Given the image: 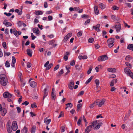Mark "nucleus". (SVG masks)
Returning <instances> with one entry per match:
<instances>
[{
    "mask_svg": "<svg viewBox=\"0 0 133 133\" xmlns=\"http://www.w3.org/2000/svg\"><path fill=\"white\" fill-rule=\"evenodd\" d=\"M1 111V115L3 116H4L7 112L6 109H5L4 108Z\"/></svg>",
    "mask_w": 133,
    "mask_h": 133,
    "instance_id": "18",
    "label": "nucleus"
},
{
    "mask_svg": "<svg viewBox=\"0 0 133 133\" xmlns=\"http://www.w3.org/2000/svg\"><path fill=\"white\" fill-rule=\"evenodd\" d=\"M12 64H15L16 63V59L15 58V57L14 56H12Z\"/></svg>",
    "mask_w": 133,
    "mask_h": 133,
    "instance_id": "35",
    "label": "nucleus"
},
{
    "mask_svg": "<svg viewBox=\"0 0 133 133\" xmlns=\"http://www.w3.org/2000/svg\"><path fill=\"white\" fill-rule=\"evenodd\" d=\"M53 65V64L52 63H50L49 65H48V66L46 67V70H49L51 68L52 66Z\"/></svg>",
    "mask_w": 133,
    "mask_h": 133,
    "instance_id": "31",
    "label": "nucleus"
},
{
    "mask_svg": "<svg viewBox=\"0 0 133 133\" xmlns=\"http://www.w3.org/2000/svg\"><path fill=\"white\" fill-rule=\"evenodd\" d=\"M99 8L101 9H103L104 8V5L103 3H101L99 4Z\"/></svg>",
    "mask_w": 133,
    "mask_h": 133,
    "instance_id": "43",
    "label": "nucleus"
},
{
    "mask_svg": "<svg viewBox=\"0 0 133 133\" xmlns=\"http://www.w3.org/2000/svg\"><path fill=\"white\" fill-rule=\"evenodd\" d=\"M114 27L115 28H116V31L117 32H120V30L121 28V25L119 23H117Z\"/></svg>",
    "mask_w": 133,
    "mask_h": 133,
    "instance_id": "6",
    "label": "nucleus"
},
{
    "mask_svg": "<svg viewBox=\"0 0 133 133\" xmlns=\"http://www.w3.org/2000/svg\"><path fill=\"white\" fill-rule=\"evenodd\" d=\"M30 82V85L32 88H34L36 85L37 83L34 81H31Z\"/></svg>",
    "mask_w": 133,
    "mask_h": 133,
    "instance_id": "13",
    "label": "nucleus"
},
{
    "mask_svg": "<svg viewBox=\"0 0 133 133\" xmlns=\"http://www.w3.org/2000/svg\"><path fill=\"white\" fill-rule=\"evenodd\" d=\"M33 32L34 33H35L37 35H38L39 33V31L38 29L37 28H35L33 29Z\"/></svg>",
    "mask_w": 133,
    "mask_h": 133,
    "instance_id": "11",
    "label": "nucleus"
},
{
    "mask_svg": "<svg viewBox=\"0 0 133 133\" xmlns=\"http://www.w3.org/2000/svg\"><path fill=\"white\" fill-rule=\"evenodd\" d=\"M11 128L14 131H16L18 129V126L16 121H14L12 123Z\"/></svg>",
    "mask_w": 133,
    "mask_h": 133,
    "instance_id": "7",
    "label": "nucleus"
},
{
    "mask_svg": "<svg viewBox=\"0 0 133 133\" xmlns=\"http://www.w3.org/2000/svg\"><path fill=\"white\" fill-rule=\"evenodd\" d=\"M44 6L45 8H47L48 7V4L46 2H44Z\"/></svg>",
    "mask_w": 133,
    "mask_h": 133,
    "instance_id": "61",
    "label": "nucleus"
},
{
    "mask_svg": "<svg viewBox=\"0 0 133 133\" xmlns=\"http://www.w3.org/2000/svg\"><path fill=\"white\" fill-rule=\"evenodd\" d=\"M15 94L17 95L18 97L20 96L19 91L18 90H15Z\"/></svg>",
    "mask_w": 133,
    "mask_h": 133,
    "instance_id": "28",
    "label": "nucleus"
},
{
    "mask_svg": "<svg viewBox=\"0 0 133 133\" xmlns=\"http://www.w3.org/2000/svg\"><path fill=\"white\" fill-rule=\"evenodd\" d=\"M82 31H80L78 32L77 36L78 37H80L82 35Z\"/></svg>",
    "mask_w": 133,
    "mask_h": 133,
    "instance_id": "37",
    "label": "nucleus"
},
{
    "mask_svg": "<svg viewBox=\"0 0 133 133\" xmlns=\"http://www.w3.org/2000/svg\"><path fill=\"white\" fill-rule=\"evenodd\" d=\"M63 73L64 72L63 70L62 69L58 72L57 76H61V75L63 74Z\"/></svg>",
    "mask_w": 133,
    "mask_h": 133,
    "instance_id": "30",
    "label": "nucleus"
},
{
    "mask_svg": "<svg viewBox=\"0 0 133 133\" xmlns=\"http://www.w3.org/2000/svg\"><path fill=\"white\" fill-rule=\"evenodd\" d=\"M35 14L36 15H41L43 14V13L41 11H35Z\"/></svg>",
    "mask_w": 133,
    "mask_h": 133,
    "instance_id": "26",
    "label": "nucleus"
},
{
    "mask_svg": "<svg viewBox=\"0 0 133 133\" xmlns=\"http://www.w3.org/2000/svg\"><path fill=\"white\" fill-rule=\"evenodd\" d=\"M81 118H80L77 121V124L78 126L80 125L81 124Z\"/></svg>",
    "mask_w": 133,
    "mask_h": 133,
    "instance_id": "54",
    "label": "nucleus"
},
{
    "mask_svg": "<svg viewBox=\"0 0 133 133\" xmlns=\"http://www.w3.org/2000/svg\"><path fill=\"white\" fill-rule=\"evenodd\" d=\"M3 96L5 98H11L12 96V95L7 92H4L3 94Z\"/></svg>",
    "mask_w": 133,
    "mask_h": 133,
    "instance_id": "9",
    "label": "nucleus"
},
{
    "mask_svg": "<svg viewBox=\"0 0 133 133\" xmlns=\"http://www.w3.org/2000/svg\"><path fill=\"white\" fill-rule=\"evenodd\" d=\"M92 69V67H90L89 68V70L87 72V74H88L89 75L91 73Z\"/></svg>",
    "mask_w": 133,
    "mask_h": 133,
    "instance_id": "34",
    "label": "nucleus"
},
{
    "mask_svg": "<svg viewBox=\"0 0 133 133\" xmlns=\"http://www.w3.org/2000/svg\"><path fill=\"white\" fill-rule=\"evenodd\" d=\"M69 38L68 37V36H67V35L65 36L64 37V38L63 39V41L64 42H66V41L68 40V38Z\"/></svg>",
    "mask_w": 133,
    "mask_h": 133,
    "instance_id": "50",
    "label": "nucleus"
},
{
    "mask_svg": "<svg viewBox=\"0 0 133 133\" xmlns=\"http://www.w3.org/2000/svg\"><path fill=\"white\" fill-rule=\"evenodd\" d=\"M111 9L114 10H118L119 9V8L116 5H114L112 7Z\"/></svg>",
    "mask_w": 133,
    "mask_h": 133,
    "instance_id": "24",
    "label": "nucleus"
},
{
    "mask_svg": "<svg viewBox=\"0 0 133 133\" xmlns=\"http://www.w3.org/2000/svg\"><path fill=\"white\" fill-rule=\"evenodd\" d=\"M55 42V41L54 40H52L49 42V44L50 45H53Z\"/></svg>",
    "mask_w": 133,
    "mask_h": 133,
    "instance_id": "40",
    "label": "nucleus"
},
{
    "mask_svg": "<svg viewBox=\"0 0 133 133\" xmlns=\"http://www.w3.org/2000/svg\"><path fill=\"white\" fill-rule=\"evenodd\" d=\"M78 58L79 59H86L88 57L87 55H84L82 56V55H79L78 56Z\"/></svg>",
    "mask_w": 133,
    "mask_h": 133,
    "instance_id": "17",
    "label": "nucleus"
},
{
    "mask_svg": "<svg viewBox=\"0 0 133 133\" xmlns=\"http://www.w3.org/2000/svg\"><path fill=\"white\" fill-rule=\"evenodd\" d=\"M13 32L14 34L16 37H18V31H17L15 29H14Z\"/></svg>",
    "mask_w": 133,
    "mask_h": 133,
    "instance_id": "25",
    "label": "nucleus"
},
{
    "mask_svg": "<svg viewBox=\"0 0 133 133\" xmlns=\"http://www.w3.org/2000/svg\"><path fill=\"white\" fill-rule=\"evenodd\" d=\"M4 15H6V16H10L12 15L10 13H7L6 12H4Z\"/></svg>",
    "mask_w": 133,
    "mask_h": 133,
    "instance_id": "62",
    "label": "nucleus"
},
{
    "mask_svg": "<svg viewBox=\"0 0 133 133\" xmlns=\"http://www.w3.org/2000/svg\"><path fill=\"white\" fill-rule=\"evenodd\" d=\"M116 76V75L115 74H110L109 75V78H115Z\"/></svg>",
    "mask_w": 133,
    "mask_h": 133,
    "instance_id": "29",
    "label": "nucleus"
},
{
    "mask_svg": "<svg viewBox=\"0 0 133 133\" xmlns=\"http://www.w3.org/2000/svg\"><path fill=\"white\" fill-rule=\"evenodd\" d=\"M88 15H83L82 16V17L83 18H87Z\"/></svg>",
    "mask_w": 133,
    "mask_h": 133,
    "instance_id": "63",
    "label": "nucleus"
},
{
    "mask_svg": "<svg viewBox=\"0 0 133 133\" xmlns=\"http://www.w3.org/2000/svg\"><path fill=\"white\" fill-rule=\"evenodd\" d=\"M59 68V65L58 64L54 68V70L55 71L56 70H57Z\"/></svg>",
    "mask_w": 133,
    "mask_h": 133,
    "instance_id": "51",
    "label": "nucleus"
},
{
    "mask_svg": "<svg viewBox=\"0 0 133 133\" xmlns=\"http://www.w3.org/2000/svg\"><path fill=\"white\" fill-rule=\"evenodd\" d=\"M116 69L114 68H109V72L114 73L116 72Z\"/></svg>",
    "mask_w": 133,
    "mask_h": 133,
    "instance_id": "14",
    "label": "nucleus"
},
{
    "mask_svg": "<svg viewBox=\"0 0 133 133\" xmlns=\"http://www.w3.org/2000/svg\"><path fill=\"white\" fill-rule=\"evenodd\" d=\"M11 54V53L10 52H4V56H8Z\"/></svg>",
    "mask_w": 133,
    "mask_h": 133,
    "instance_id": "49",
    "label": "nucleus"
},
{
    "mask_svg": "<svg viewBox=\"0 0 133 133\" xmlns=\"http://www.w3.org/2000/svg\"><path fill=\"white\" fill-rule=\"evenodd\" d=\"M51 119H47V118L44 119V123H45L47 125L49 124L51 122Z\"/></svg>",
    "mask_w": 133,
    "mask_h": 133,
    "instance_id": "19",
    "label": "nucleus"
},
{
    "mask_svg": "<svg viewBox=\"0 0 133 133\" xmlns=\"http://www.w3.org/2000/svg\"><path fill=\"white\" fill-rule=\"evenodd\" d=\"M44 95L43 100H44L45 97L47 96L48 94V91H47L46 88H45L44 91Z\"/></svg>",
    "mask_w": 133,
    "mask_h": 133,
    "instance_id": "16",
    "label": "nucleus"
},
{
    "mask_svg": "<svg viewBox=\"0 0 133 133\" xmlns=\"http://www.w3.org/2000/svg\"><path fill=\"white\" fill-rule=\"evenodd\" d=\"M17 24L18 26L19 27H20L23 25V22L21 21H19L17 23Z\"/></svg>",
    "mask_w": 133,
    "mask_h": 133,
    "instance_id": "44",
    "label": "nucleus"
},
{
    "mask_svg": "<svg viewBox=\"0 0 133 133\" xmlns=\"http://www.w3.org/2000/svg\"><path fill=\"white\" fill-rule=\"evenodd\" d=\"M82 106V105L81 104H79L77 105V109L78 111V110H79V108L81 107Z\"/></svg>",
    "mask_w": 133,
    "mask_h": 133,
    "instance_id": "52",
    "label": "nucleus"
},
{
    "mask_svg": "<svg viewBox=\"0 0 133 133\" xmlns=\"http://www.w3.org/2000/svg\"><path fill=\"white\" fill-rule=\"evenodd\" d=\"M102 123L101 122H100L98 124L96 125V124L95 125V126H95V127L94 128V129H99L100 127L102 125Z\"/></svg>",
    "mask_w": 133,
    "mask_h": 133,
    "instance_id": "15",
    "label": "nucleus"
},
{
    "mask_svg": "<svg viewBox=\"0 0 133 133\" xmlns=\"http://www.w3.org/2000/svg\"><path fill=\"white\" fill-rule=\"evenodd\" d=\"M108 58V57L107 56V55H104L98 57V60L100 62L102 61H105Z\"/></svg>",
    "mask_w": 133,
    "mask_h": 133,
    "instance_id": "5",
    "label": "nucleus"
},
{
    "mask_svg": "<svg viewBox=\"0 0 133 133\" xmlns=\"http://www.w3.org/2000/svg\"><path fill=\"white\" fill-rule=\"evenodd\" d=\"M16 109L17 111V112L18 113H19L21 111V109L19 107H16Z\"/></svg>",
    "mask_w": 133,
    "mask_h": 133,
    "instance_id": "59",
    "label": "nucleus"
},
{
    "mask_svg": "<svg viewBox=\"0 0 133 133\" xmlns=\"http://www.w3.org/2000/svg\"><path fill=\"white\" fill-rule=\"evenodd\" d=\"M94 41V39L92 38H90L88 40V42L89 43H92Z\"/></svg>",
    "mask_w": 133,
    "mask_h": 133,
    "instance_id": "41",
    "label": "nucleus"
},
{
    "mask_svg": "<svg viewBox=\"0 0 133 133\" xmlns=\"http://www.w3.org/2000/svg\"><path fill=\"white\" fill-rule=\"evenodd\" d=\"M31 66V64L30 62H28L27 64V67L28 68H30Z\"/></svg>",
    "mask_w": 133,
    "mask_h": 133,
    "instance_id": "57",
    "label": "nucleus"
},
{
    "mask_svg": "<svg viewBox=\"0 0 133 133\" xmlns=\"http://www.w3.org/2000/svg\"><path fill=\"white\" fill-rule=\"evenodd\" d=\"M5 66L7 67H9L10 66V64L9 62V61H7L5 63Z\"/></svg>",
    "mask_w": 133,
    "mask_h": 133,
    "instance_id": "33",
    "label": "nucleus"
},
{
    "mask_svg": "<svg viewBox=\"0 0 133 133\" xmlns=\"http://www.w3.org/2000/svg\"><path fill=\"white\" fill-rule=\"evenodd\" d=\"M31 107L32 108L37 107V106L36 103L32 104L31 105Z\"/></svg>",
    "mask_w": 133,
    "mask_h": 133,
    "instance_id": "56",
    "label": "nucleus"
},
{
    "mask_svg": "<svg viewBox=\"0 0 133 133\" xmlns=\"http://www.w3.org/2000/svg\"><path fill=\"white\" fill-rule=\"evenodd\" d=\"M94 10L95 14L96 15H98L99 13V10L98 9V7L97 6L94 7Z\"/></svg>",
    "mask_w": 133,
    "mask_h": 133,
    "instance_id": "23",
    "label": "nucleus"
},
{
    "mask_svg": "<svg viewBox=\"0 0 133 133\" xmlns=\"http://www.w3.org/2000/svg\"><path fill=\"white\" fill-rule=\"evenodd\" d=\"M111 19L113 20H116L117 19V17L114 15H112L111 16Z\"/></svg>",
    "mask_w": 133,
    "mask_h": 133,
    "instance_id": "46",
    "label": "nucleus"
},
{
    "mask_svg": "<svg viewBox=\"0 0 133 133\" xmlns=\"http://www.w3.org/2000/svg\"><path fill=\"white\" fill-rule=\"evenodd\" d=\"M31 35L32 38V39L34 40L35 39V38H36V36H35L32 33H31Z\"/></svg>",
    "mask_w": 133,
    "mask_h": 133,
    "instance_id": "60",
    "label": "nucleus"
},
{
    "mask_svg": "<svg viewBox=\"0 0 133 133\" xmlns=\"http://www.w3.org/2000/svg\"><path fill=\"white\" fill-rule=\"evenodd\" d=\"M0 82L1 85L6 86L8 83V80L6 76L4 74H1L0 75Z\"/></svg>",
    "mask_w": 133,
    "mask_h": 133,
    "instance_id": "1",
    "label": "nucleus"
},
{
    "mask_svg": "<svg viewBox=\"0 0 133 133\" xmlns=\"http://www.w3.org/2000/svg\"><path fill=\"white\" fill-rule=\"evenodd\" d=\"M114 39L112 38L109 39V47L111 48L114 45Z\"/></svg>",
    "mask_w": 133,
    "mask_h": 133,
    "instance_id": "8",
    "label": "nucleus"
},
{
    "mask_svg": "<svg viewBox=\"0 0 133 133\" xmlns=\"http://www.w3.org/2000/svg\"><path fill=\"white\" fill-rule=\"evenodd\" d=\"M94 77V76H91L89 79H88L86 82L85 84H87L89 83L91 81V80Z\"/></svg>",
    "mask_w": 133,
    "mask_h": 133,
    "instance_id": "22",
    "label": "nucleus"
},
{
    "mask_svg": "<svg viewBox=\"0 0 133 133\" xmlns=\"http://www.w3.org/2000/svg\"><path fill=\"white\" fill-rule=\"evenodd\" d=\"M65 130V127L64 126H62L61 128V132H63Z\"/></svg>",
    "mask_w": 133,
    "mask_h": 133,
    "instance_id": "36",
    "label": "nucleus"
},
{
    "mask_svg": "<svg viewBox=\"0 0 133 133\" xmlns=\"http://www.w3.org/2000/svg\"><path fill=\"white\" fill-rule=\"evenodd\" d=\"M36 129V127L35 126H33L31 128V133H35Z\"/></svg>",
    "mask_w": 133,
    "mask_h": 133,
    "instance_id": "27",
    "label": "nucleus"
},
{
    "mask_svg": "<svg viewBox=\"0 0 133 133\" xmlns=\"http://www.w3.org/2000/svg\"><path fill=\"white\" fill-rule=\"evenodd\" d=\"M29 104V103L28 102L25 101V102H24L22 104V105H26L28 104Z\"/></svg>",
    "mask_w": 133,
    "mask_h": 133,
    "instance_id": "64",
    "label": "nucleus"
},
{
    "mask_svg": "<svg viewBox=\"0 0 133 133\" xmlns=\"http://www.w3.org/2000/svg\"><path fill=\"white\" fill-rule=\"evenodd\" d=\"M93 28H95V29L96 31L97 32H99L100 31V30L99 28H97L94 26H93Z\"/></svg>",
    "mask_w": 133,
    "mask_h": 133,
    "instance_id": "45",
    "label": "nucleus"
},
{
    "mask_svg": "<svg viewBox=\"0 0 133 133\" xmlns=\"http://www.w3.org/2000/svg\"><path fill=\"white\" fill-rule=\"evenodd\" d=\"M5 25L6 26H11L12 25L11 23L9 22H6Z\"/></svg>",
    "mask_w": 133,
    "mask_h": 133,
    "instance_id": "32",
    "label": "nucleus"
},
{
    "mask_svg": "<svg viewBox=\"0 0 133 133\" xmlns=\"http://www.w3.org/2000/svg\"><path fill=\"white\" fill-rule=\"evenodd\" d=\"M48 18L49 21H51L53 18L50 15L48 16Z\"/></svg>",
    "mask_w": 133,
    "mask_h": 133,
    "instance_id": "58",
    "label": "nucleus"
},
{
    "mask_svg": "<svg viewBox=\"0 0 133 133\" xmlns=\"http://www.w3.org/2000/svg\"><path fill=\"white\" fill-rule=\"evenodd\" d=\"M51 95L52 96V99H53L54 100H55L56 98V95L54 94H51Z\"/></svg>",
    "mask_w": 133,
    "mask_h": 133,
    "instance_id": "53",
    "label": "nucleus"
},
{
    "mask_svg": "<svg viewBox=\"0 0 133 133\" xmlns=\"http://www.w3.org/2000/svg\"><path fill=\"white\" fill-rule=\"evenodd\" d=\"M97 123V121H93L91 125L88 126L85 129V132L86 133H88L91 130L92 128L94 127L95 125Z\"/></svg>",
    "mask_w": 133,
    "mask_h": 133,
    "instance_id": "2",
    "label": "nucleus"
},
{
    "mask_svg": "<svg viewBox=\"0 0 133 133\" xmlns=\"http://www.w3.org/2000/svg\"><path fill=\"white\" fill-rule=\"evenodd\" d=\"M2 45L3 47L5 49H6V42H4L2 43Z\"/></svg>",
    "mask_w": 133,
    "mask_h": 133,
    "instance_id": "38",
    "label": "nucleus"
},
{
    "mask_svg": "<svg viewBox=\"0 0 133 133\" xmlns=\"http://www.w3.org/2000/svg\"><path fill=\"white\" fill-rule=\"evenodd\" d=\"M124 70L126 74L133 79V73L131 72L130 69L128 68H125L124 69Z\"/></svg>",
    "mask_w": 133,
    "mask_h": 133,
    "instance_id": "4",
    "label": "nucleus"
},
{
    "mask_svg": "<svg viewBox=\"0 0 133 133\" xmlns=\"http://www.w3.org/2000/svg\"><path fill=\"white\" fill-rule=\"evenodd\" d=\"M65 105L66 106L69 105V107L70 108H71L72 107V104L71 103H68L67 104H66Z\"/></svg>",
    "mask_w": 133,
    "mask_h": 133,
    "instance_id": "55",
    "label": "nucleus"
},
{
    "mask_svg": "<svg viewBox=\"0 0 133 133\" xmlns=\"http://www.w3.org/2000/svg\"><path fill=\"white\" fill-rule=\"evenodd\" d=\"M11 122L10 121H8L6 124V127H11Z\"/></svg>",
    "mask_w": 133,
    "mask_h": 133,
    "instance_id": "48",
    "label": "nucleus"
},
{
    "mask_svg": "<svg viewBox=\"0 0 133 133\" xmlns=\"http://www.w3.org/2000/svg\"><path fill=\"white\" fill-rule=\"evenodd\" d=\"M28 129L25 126L23 128L21 131L22 133H27Z\"/></svg>",
    "mask_w": 133,
    "mask_h": 133,
    "instance_id": "20",
    "label": "nucleus"
},
{
    "mask_svg": "<svg viewBox=\"0 0 133 133\" xmlns=\"http://www.w3.org/2000/svg\"><path fill=\"white\" fill-rule=\"evenodd\" d=\"M95 82L97 86H98L99 85V81L98 79H96Z\"/></svg>",
    "mask_w": 133,
    "mask_h": 133,
    "instance_id": "42",
    "label": "nucleus"
},
{
    "mask_svg": "<svg viewBox=\"0 0 133 133\" xmlns=\"http://www.w3.org/2000/svg\"><path fill=\"white\" fill-rule=\"evenodd\" d=\"M74 85V82L73 80H71L70 83L69 84V88L71 90L73 89Z\"/></svg>",
    "mask_w": 133,
    "mask_h": 133,
    "instance_id": "10",
    "label": "nucleus"
},
{
    "mask_svg": "<svg viewBox=\"0 0 133 133\" xmlns=\"http://www.w3.org/2000/svg\"><path fill=\"white\" fill-rule=\"evenodd\" d=\"M127 49L133 51V44H130L127 47Z\"/></svg>",
    "mask_w": 133,
    "mask_h": 133,
    "instance_id": "21",
    "label": "nucleus"
},
{
    "mask_svg": "<svg viewBox=\"0 0 133 133\" xmlns=\"http://www.w3.org/2000/svg\"><path fill=\"white\" fill-rule=\"evenodd\" d=\"M7 130L8 132L10 133L12 131V129L10 127H6Z\"/></svg>",
    "mask_w": 133,
    "mask_h": 133,
    "instance_id": "39",
    "label": "nucleus"
},
{
    "mask_svg": "<svg viewBox=\"0 0 133 133\" xmlns=\"http://www.w3.org/2000/svg\"><path fill=\"white\" fill-rule=\"evenodd\" d=\"M75 64V62L74 60L71 61L70 62V65L71 66L74 65Z\"/></svg>",
    "mask_w": 133,
    "mask_h": 133,
    "instance_id": "47",
    "label": "nucleus"
},
{
    "mask_svg": "<svg viewBox=\"0 0 133 133\" xmlns=\"http://www.w3.org/2000/svg\"><path fill=\"white\" fill-rule=\"evenodd\" d=\"M27 54L30 57L32 56V51L30 49H27L26 50Z\"/></svg>",
    "mask_w": 133,
    "mask_h": 133,
    "instance_id": "12",
    "label": "nucleus"
},
{
    "mask_svg": "<svg viewBox=\"0 0 133 133\" xmlns=\"http://www.w3.org/2000/svg\"><path fill=\"white\" fill-rule=\"evenodd\" d=\"M104 102V100H102L101 101L99 100H97L94 103L95 105H98V107H101L103 104Z\"/></svg>",
    "mask_w": 133,
    "mask_h": 133,
    "instance_id": "3",
    "label": "nucleus"
}]
</instances>
